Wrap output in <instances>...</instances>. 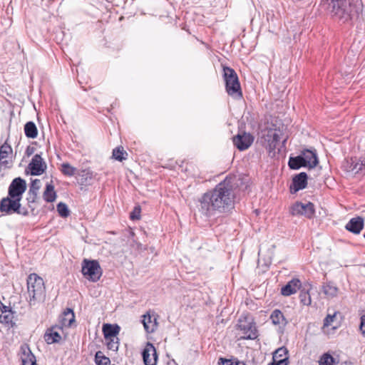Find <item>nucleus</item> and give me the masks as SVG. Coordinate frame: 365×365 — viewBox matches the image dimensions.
Wrapping results in <instances>:
<instances>
[{
  "mask_svg": "<svg viewBox=\"0 0 365 365\" xmlns=\"http://www.w3.org/2000/svg\"><path fill=\"white\" fill-rule=\"evenodd\" d=\"M140 211H141V209L139 206L135 207L133 210L131 212V213L130 215V219L133 220H140Z\"/></svg>",
  "mask_w": 365,
  "mask_h": 365,
  "instance_id": "nucleus-40",
  "label": "nucleus"
},
{
  "mask_svg": "<svg viewBox=\"0 0 365 365\" xmlns=\"http://www.w3.org/2000/svg\"><path fill=\"white\" fill-rule=\"evenodd\" d=\"M234 364V361H232L231 359H227L220 358L219 361V365H232Z\"/></svg>",
  "mask_w": 365,
  "mask_h": 365,
  "instance_id": "nucleus-46",
  "label": "nucleus"
},
{
  "mask_svg": "<svg viewBox=\"0 0 365 365\" xmlns=\"http://www.w3.org/2000/svg\"><path fill=\"white\" fill-rule=\"evenodd\" d=\"M359 329L361 334L365 336V314L361 317Z\"/></svg>",
  "mask_w": 365,
  "mask_h": 365,
  "instance_id": "nucleus-45",
  "label": "nucleus"
},
{
  "mask_svg": "<svg viewBox=\"0 0 365 365\" xmlns=\"http://www.w3.org/2000/svg\"><path fill=\"white\" fill-rule=\"evenodd\" d=\"M113 365H115V364H113Z\"/></svg>",
  "mask_w": 365,
  "mask_h": 365,
  "instance_id": "nucleus-55",
  "label": "nucleus"
},
{
  "mask_svg": "<svg viewBox=\"0 0 365 365\" xmlns=\"http://www.w3.org/2000/svg\"><path fill=\"white\" fill-rule=\"evenodd\" d=\"M364 237L365 238V232H364Z\"/></svg>",
  "mask_w": 365,
  "mask_h": 365,
  "instance_id": "nucleus-53",
  "label": "nucleus"
},
{
  "mask_svg": "<svg viewBox=\"0 0 365 365\" xmlns=\"http://www.w3.org/2000/svg\"><path fill=\"white\" fill-rule=\"evenodd\" d=\"M359 165L361 167V170H365V158L359 159Z\"/></svg>",
  "mask_w": 365,
  "mask_h": 365,
  "instance_id": "nucleus-48",
  "label": "nucleus"
},
{
  "mask_svg": "<svg viewBox=\"0 0 365 365\" xmlns=\"http://www.w3.org/2000/svg\"><path fill=\"white\" fill-rule=\"evenodd\" d=\"M238 329L242 331L244 339H255L258 336V331L254 319L249 316H241L237 323Z\"/></svg>",
  "mask_w": 365,
  "mask_h": 365,
  "instance_id": "nucleus-5",
  "label": "nucleus"
},
{
  "mask_svg": "<svg viewBox=\"0 0 365 365\" xmlns=\"http://www.w3.org/2000/svg\"><path fill=\"white\" fill-rule=\"evenodd\" d=\"M253 137L247 133H238L232 138V143L239 150H247L252 143Z\"/></svg>",
  "mask_w": 365,
  "mask_h": 365,
  "instance_id": "nucleus-11",
  "label": "nucleus"
},
{
  "mask_svg": "<svg viewBox=\"0 0 365 365\" xmlns=\"http://www.w3.org/2000/svg\"><path fill=\"white\" fill-rule=\"evenodd\" d=\"M288 165L292 170H298L302 167H306L304 160L301 154L296 157H289Z\"/></svg>",
  "mask_w": 365,
  "mask_h": 365,
  "instance_id": "nucleus-24",
  "label": "nucleus"
},
{
  "mask_svg": "<svg viewBox=\"0 0 365 365\" xmlns=\"http://www.w3.org/2000/svg\"><path fill=\"white\" fill-rule=\"evenodd\" d=\"M307 175L304 172L295 175L292 178V182L290 185L291 192L296 193L297 192L304 189L307 185Z\"/></svg>",
  "mask_w": 365,
  "mask_h": 365,
  "instance_id": "nucleus-13",
  "label": "nucleus"
},
{
  "mask_svg": "<svg viewBox=\"0 0 365 365\" xmlns=\"http://www.w3.org/2000/svg\"><path fill=\"white\" fill-rule=\"evenodd\" d=\"M302 158L304 160V163L306 164V167H309L311 168H314L318 164V159L317 156V153L310 150H304L301 153Z\"/></svg>",
  "mask_w": 365,
  "mask_h": 365,
  "instance_id": "nucleus-20",
  "label": "nucleus"
},
{
  "mask_svg": "<svg viewBox=\"0 0 365 365\" xmlns=\"http://www.w3.org/2000/svg\"><path fill=\"white\" fill-rule=\"evenodd\" d=\"M106 346L109 350L116 351L119 347V339L118 337H112L110 339H105Z\"/></svg>",
  "mask_w": 365,
  "mask_h": 365,
  "instance_id": "nucleus-34",
  "label": "nucleus"
},
{
  "mask_svg": "<svg viewBox=\"0 0 365 365\" xmlns=\"http://www.w3.org/2000/svg\"><path fill=\"white\" fill-rule=\"evenodd\" d=\"M286 141H287V139H286V138H284V139L282 140V143H283V145L286 143Z\"/></svg>",
  "mask_w": 365,
  "mask_h": 365,
  "instance_id": "nucleus-51",
  "label": "nucleus"
},
{
  "mask_svg": "<svg viewBox=\"0 0 365 365\" xmlns=\"http://www.w3.org/2000/svg\"><path fill=\"white\" fill-rule=\"evenodd\" d=\"M28 302L30 307L43 301L46 288L43 279L36 273L30 274L27 277Z\"/></svg>",
  "mask_w": 365,
  "mask_h": 365,
  "instance_id": "nucleus-3",
  "label": "nucleus"
},
{
  "mask_svg": "<svg viewBox=\"0 0 365 365\" xmlns=\"http://www.w3.org/2000/svg\"><path fill=\"white\" fill-rule=\"evenodd\" d=\"M281 140L279 132L274 131L272 135V140L269 143V146L272 147L274 143H279Z\"/></svg>",
  "mask_w": 365,
  "mask_h": 365,
  "instance_id": "nucleus-42",
  "label": "nucleus"
},
{
  "mask_svg": "<svg viewBox=\"0 0 365 365\" xmlns=\"http://www.w3.org/2000/svg\"><path fill=\"white\" fill-rule=\"evenodd\" d=\"M342 167L344 170L347 173L356 174L361 171L359 159H357L356 158H351L350 159L346 160L343 163Z\"/></svg>",
  "mask_w": 365,
  "mask_h": 365,
  "instance_id": "nucleus-19",
  "label": "nucleus"
},
{
  "mask_svg": "<svg viewBox=\"0 0 365 365\" xmlns=\"http://www.w3.org/2000/svg\"><path fill=\"white\" fill-rule=\"evenodd\" d=\"M364 226V220L362 217L357 216L349 220L345 225V229L349 232L359 235Z\"/></svg>",
  "mask_w": 365,
  "mask_h": 365,
  "instance_id": "nucleus-15",
  "label": "nucleus"
},
{
  "mask_svg": "<svg viewBox=\"0 0 365 365\" xmlns=\"http://www.w3.org/2000/svg\"><path fill=\"white\" fill-rule=\"evenodd\" d=\"M279 144V143H274V144H272V146L270 147L269 145V152H271L272 150H274L276 148H277V145Z\"/></svg>",
  "mask_w": 365,
  "mask_h": 365,
  "instance_id": "nucleus-49",
  "label": "nucleus"
},
{
  "mask_svg": "<svg viewBox=\"0 0 365 365\" xmlns=\"http://www.w3.org/2000/svg\"><path fill=\"white\" fill-rule=\"evenodd\" d=\"M95 362L96 365H110V360L108 357L106 356L103 353L98 351L95 354Z\"/></svg>",
  "mask_w": 365,
  "mask_h": 365,
  "instance_id": "nucleus-29",
  "label": "nucleus"
},
{
  "mask_svg": "<svg viewBox=\"0 0 365 365\" xmlns=\"http://www.w3.org/2000/svg\"><path fill=\"white\" fill-rule=\"evenodd\" d=\"M39 183L40 180L38 179L33 180L31 181L29 191L35 192L36 190H38L39 189Z\"/></svg>",
  "mask_w": 365,
  "mask_h": 365,
  "instance_id": "nucleus-43",
  "label": "nucleus"
},
{
  "mask_svg": "<svg viewBox=\"0 0 365 365\" xmlns=\"http://www.w3.org/2000/svg\"><path fill=\"white\" fill-rule=\"evenodd\" d=\"M234 192L232 178L219 182L215 188L204 193L197 201L198 212L206 217L222 213L233 207Z\"/></svg>",
  "mask_w": 365,
  "mask_h": 365,
  "instance_id": "nucleus-1",
  "label": "nucleus"
},
{
  "mask_svg": "<svg viewBox=\"0 0 365 365\" xmlns=\"http://www.w3.org/2000/svg\"><path fill=\"white\" fill-rule=\"evenodd\" d=\"M91 180V175L89 173V172L82 170L81 174H79V178H78V183L81 185H87L90 184Z\"/></svg>",
  "mask_w": 365,
  "mask_h": 365,
  "instance_id": "nucleus-33",
  "label": "nucleus"
},
{
  "mask_svg": "<svg viewBox=\"0 0 365 365\" xmlns=\"http://www.w3.org/2000/svg\"><path fill=\"white\" fill-rule=\"evenodd\" d=\"M322 290L327 298L336 297L339 293V288L332 282H324Z\"/></svg>",
  "mask_w": 365,
  "mask_h": 365,
  "instance_id": "nucleus-23",
  "label": "nucleus"
},
{
  "mask_svg": "<svg viewBox=\"0 0 365 365\" xmlns=\"http://www.w3.org/2000/svg\"><path fill=\"white\" fill-rule=\"evenodd\" d=\"M44 200L47 202H53L56 198V192L54 190V186L51 183H48L46 185V189L43 194Z\"/></svg>",
  "mask_w": 365,
  "mask_h": 365,
  "instance_id": "nucleus-25",
  "label": "nucleus"
},
{
  "mask_svg": "<svg viewBox=\"0 0 365 365\" xmlns=\"http://www.w3.org/2000/svg\"><path fill=\"white\" fill-rule=\"evenodd\" d=\"M75 321V315L73 309L70 308L66 309L62 314L59 317L60 327H70Z\"/></svg>",
  "mask_w": 365,
  "mask_h": 365,
  "instance_id": "nucleus-21",
  "label": "nucleus"
},
{
  "mask_svg": "<svg viewBox=\"0 0 365 365\" xmlns=\"http://www.w3.org/2000/svg\"><path fill=\"white\" fill-rule=\"evenodd\" d=\"M21 365H37L34 354L31 352L29 345L23 344L20 347Z\"/></svg>",
  "mask_w": 365,
  "mask_h": 365,
  "instance_id": "nucleus-14",
  "label": "nucleus"
},
{
  "mask_svg": "<svg viewBox=\"0 0 365 365\" xmlns=\"http://www.w3.org/2000/svg\"><path fill=\"white\" fill-rule=\"evenodd\" d=\"M142 323L147 333H153L158 327L157 319L147 313L143 316Z\"/></svg>",
  "mask_w": 365,
  "mask_h": 365,
  "instance_id": "nucleus-18",
  "label": "nucleus"
},
{
  "mask_svg": "<svg viewBox=\"0 0 365 365\" xmlns=\"http://www.w3.org/2000/svg\"><path fill=\"white\" fill-rule=\"evenodd\" d=\"M81 87L83 88L84 91H87L88 88H85L84 86H81Z\"/></svg>",
  "mask_w": 365,
  "mask_h": 365,
  "instance_id": "nucleus-52",
  "label": "nucleus"
},
{
  "mask_svg": "<svg viewBox=\"0 0 365 365\" xmlns=\"http://www.w3.org/2000/svg\"><path fill=\"white\" fill-rule=\"evenodd\" d=\"M26 190V181L20 177L16 178L12 180L9 187L8 195L11 197H15L21 200Z\"/></svg>",
  "mask_w": 365,
  "mask_h": 365,
  "instance_id": "nucleus-8",
  "label": "nucleus"
},
{
  "mask_svg": "<svg viewBox=\"0 0 365 365\" xmlns=\"http://www.w3.org/2000/svg\"><path fill=\"white\" fill-rule=\"evenodd\" d=\"M13 318H14V313L12 311L6 312V313L1 314L0 323L12 327L13 326Z\"/></svg>",
  "mask_w": 365,
  "mask_h": 365,
  "instance_id": "nucleus-30",
  "label": "nucleus"
},
{
  "mask_svg": "<svg viewBox=\"0 0 365 365\" xmlns=\"http://www.w3.org/2000/svg\"><path fill=\"white\" fill-rule=\"evenodd\" d=\"M56 208L59 215L62 217H67L70 214L69 209L67 205L64 202H59L57 205Z\"/></svg>",
  "mask_w": 365,
  "mask_h": 365,
  "instance_id": "nucleus-35",
  "label": "nucleus"
},
{
  "mask_svg": "<svg viewBox=\"0 0 365 365\" xmlns=\"http://www.w3.org/2000/svg\"><path fill=\"white\" fill-rule=\"evenodd\" d=\"M299 299L301 303L303 304L304 305L309 306L311 304V296L308 291H306L304 289L302 290L299 294Z\"/></svg>",
  "mask_w": 365,
  "mask_h": 365,
  "instance_id": "nucleus-38",
  "label": "nucleus"
},
{
  "mask_svg": "<svg viewBox=\"0 0 365 365\" xmlns=\"http://www.w3.org/2000/svg\"><path fill=\"white\" fill-rule=\"evenodd\" d=\"M28 365H29V364H28Z\"/></svg>",
  "mask_w": 365,
  "mask_h": 365,
  "instance_id": "nucleus-54",
  "label": "nucleus"
},
{
  "mask_svg": "<svg viewBox=\"0 0 365 365\" xmlns=\"http://www.w3.org/2000/svg\"><path fill=\"white\" fill-rule=\"evenodd\" d=\"M336 312H334L333 314H327V317L324 319V327H328L331 325V322H333L334 319L335 318Z\"/></svg>",
  "mask_w": 365,
  "mask_h": 365,
  "instance_id": "nucleus-41",
  "label": "nucleus"
},
{
  "mask_svg": "<svg viewBox=\"0 0 365 365\" xmlns=\"http://www.w3.org/2000/svg\"><path fill=\"white\" fill-rule=\"evenodd\" d=\"M232 365H245V364L238 361H234V364H232Z\"/></svg>",
  "mask_w": 365,
  "mask_h": 365,
  "instance_id": "nucleus-50",
  "label": "nucleus"
},
{
  "mask_svg": "<svg viewBox=\"0 0 365 365\" xmlns=\"http://www.w3.org/2000/svg\"><path fill=\"white\" fill-rule=\"evenodd\" d=\"M61 171L64 175L71 177L76 175V169L68 163H63Z\"/></svg>",
  "mask_w": 365,
  "mask_h": 365,
  "instance_id": "nucleus-32",
  "label": "nucleus"
},
{
  "mask_svg": "<svg viewBox=\"0 0 365 365\" xmlns=\"http://www.w3.org/2000/svg\"><path fill=\"white\" fill-rule=\"evenodd\" d=\"M13 150L6 141L0 146V177L4 175V170L11 167L10 163L6 158L12 154Z\"/></svg>",
  "mask_w": 365,
  "mask_h": 365,
  "instance_id": "nucleus-10",
  "label": "nucleus"
},
{
  "mask_svg": "<svg viewBox=\"0 0 365 365\" xmlns=\"http://www.w3.org/2000/svg\"><path fill=\"white\" fill-rule=\"evenodd\" d=\"M102 275V269L97 260L93 259V282L98 281Z\"/></svg>",
  "mask_w": 365,
  "mask_h": 365,
  "instance_id": "nucleus-31",
  "label": "nucleus"
},
{
  "mask_svg": "<svg viewBox=\"0 0 365 365\" xmlns=\"http://www.w3.org/2000/svg\"><path fill=\"white\" fill-rule=\"evenodd\" d=\"M123 155L124 150L122 148L118 147L113 150V157L115 160L122 161L123 160L125 159Z\"/></svg>",
  "mask_w": 365,
  "mask_h": 365,
  "instance_id": "nucleus-39",
  "label": "nucleus"
},
{
  "mask_svg": "<svg viewBox=\"0 0 365 365\" xmlns=\"http://www.w3.org/2000/svg\"><path fill=\"white\" fill-rule=\"evenodd\" d=\"M120 327L118 324H105L103 326V332L105 339L118 337L120 332Z\"/></svg>",
  "mask_w": 365,
  "mask_h": 365,
  "instance_id": "nucleus-22",
  "label": "nucleus"
},
{
  "mask_svg": "<svg viewBox=\"0 0 365 365\" xmlns=\"http://www.w3.org/2000/svg\"><path fill=\"white\" fill-rule=\"evenodd\" d=\"M223 77L225 81L226 91L228 95L235 98H241L242 93L238 76L235 70L230 67H224Z\"/></svg>",
  "mask_w": 365,
  "mask_h": 365,
  "instance_id": "nucleus-4",
  "label": "nucleus"
},
{
  "mask_svg": "<svg viewBox=\"0 0 365 365\" xmlns=\"http://www.w3.org/2000/svg\"><path fill=\"white\" fill-rule=\"evenodd\" d=\"M302 283L298 279H292L286 285L282 287L281 294L283 296H290L295 294L300 288Z\"/></svg>",
  "mask_w": 365,
  "mask_h": 365,
  "instance_id": "nucleus-16",
  "label": "nucleus"
},
{
  "mask_svg": "<svg viewBox=\"0 0 365 365\" xmlns=\"http://www.w3.org/2000/svg\"><path fill=\"white\" fill-rule=\"evenodd\" d=\"M287 362H288V358H283V359H276V361H274L272 359V362L271 363V365H287Z\"/></svg>",
  "mask_w": 365,
  "mask_h": 365,
  "instance_id": "nucleus-44",
  "label": "nucleus"
},
{
  "mask_svg": "<svg viewBox=\"0 0 365 365\" xmlns=\"http://www.w3.org/2000/svg\"><path fill=\"white\" fill-rule=\"evenodd\" d=\"M322 4L344 23L356 18L362 11L361 0H322Z\"/></svg>",
  "mask_w": 365,
  "mask_h": 365,
  "instance_id": "nucleus-2",
  "label": "nucleus"
},
{
  "mask_svg": "<svg viewBox=\"0 0 365 365\" xmlns=\"http://www.w3.org/2000/svg\"><path fill=\"white\" fill-rule=\"evenodd\" d=\"M142 356L145 365H156L157 352L155 346L151 343H147L142 352Z\"/></svg>",
  "mask_w": 365,
  "mask_h": 365,
  "instance_id": "nucleus-12",
  "label": "nucleus"
},
{
  "mask_svg": "<svg viewBox=\"0 0 365 365\" xmlns=\"http://www.w3.org/2000/svg\"><path fill=\"white\" fill-rule=\"evenodd\" d=\"M25 135L29 138H36L38 135V130L33 121L27 122L24 125Z\"/></svg>",
  "mask_w": 365,
  "mask_h": 365,
  "instance_id": "nucleus-27",
  "label": "nucleus"
},
{
  "mask_svg": "<svg viewBox=\"0 0 365 365\" xmlns=\"http://www.w3.org/2000/svg\"><path fill=\"white\" fill-rule=\"evenodd\" d=\"M82 274L88 279H91V259H84L82 264Z\"/></svg>",
  "mask_w": 365,
  "mask_h": 365,
  "instance_id": "nucleus-28",
  "label": "nucleus"
},
{
  "mask_svg": "<svg viewBox=\"0 0 365 365\" xmlns=\"http://www.w3.org/2000/svg\"><path fill=\"white\" fill-rule=\"evenodd\" d=\"M270 319H272V323L276 325L284 327L287 323L282 312L279 309H275L272 312Z\"/></svg>",
  "mask_w": 365,
  "mask_h": 365,
  "instance_id": "nucleus-26",
  "label": "nucleus"
},
{
  "mask_svg": "<svg viewBox=\"0 0 365 365\" xmlns=\"http://www.w3.org/2000/svg\"><path fill=\"white\" fill-rule=\"evenodd\" d=\"M0 310L1 312V314L3 313H6V312H11V308L8 307V306H6L4 304H3L1 307H0Z\"/></svg>",
  "mask_w": 365,
  "mask_h": 365,
  "instance_id": "nucleus-47",
  "label": "nucleus"
},
{
  "mask_svg": "<svg viewBox=\"0 0 365 365\" xmlns=\"http://www.w3.org/2000/svg\"><path fill=\"white\" fill-rule=\"evenodd\" d=\"M319 363V365H333L334 359L331 354L325 353L321 356Z\"/></svg>",
  "mask_w": 365,
  "mask_h": 365,
  "instance_id": "nucleus-37",
  "label": "nucleus"
},
{
  "mask_svg": "<svg viewBox=\"0 0 365 365\" xmlns=\"http://www.w3.org/2000/svg\"><path fill=\"white\" fill-rule=\"evenodd\" d=\"M287 354L288 351L285 347H280L274 352L272 359L276 361V359H283V358H288Z\"/></svg>",
  "mask_w": 365,
  "mask_h": 365,
  "instance_id": "nucleus-36",
  "label": "nucleus"
},
{
  "mask_svg": "<svg viewBox=\"0 0 365 365\" xmlns=\"http://www.w3.org/2000/svg\"><path fill=\"white\" fill-rule=\"evenodd\" d=\"M28 168L30 170L31 175H41L45 172L46 169V164L43 161L41 155L36 154L29 163Z\"/></svg>",
  "mask_w": 365,
  "mask_h": 365,
  "instance_id": "nucleus-9",
  "label": "nucleus"
},
{
  "mask_svg": "<svg viewBox=\"0 0 365 365\" xmlns=\"http://www.w3.org/2000/svg\"><path fill=\"white\" fill-rule=\"evenodd\" d=\"M58 329L62 330V327L60 326H55L47 329L44 335V339L47 344H51L61 341V336L58 333Z\"/></svg>",
  "mask_w": 365,
  "mask_h": 365,
  "instance_id": "nucleus-17",
  "label": "nucleus"
},
{
  "mask_svg": "<svg viewBox=\"0 0 365 365\" xmlns=\"http://www.w3.org/2000/svg\"><path fill=\"white\" fill-rule=\"evenodd\" d=\"M314 206L313 203L308 202L304 204L301 202L294 203L289 210L292 215H304L307 218H312L314 215Z\"/></svg>",
  "mask_w": 365,
  "mask_h": 365,
  "instance_id": "nucleus-7",
  "label": "nucleus"
},
{
  "mask_svg": "<svg viewBox=\"0 0 365 365\" xmlns=\"http://www.w3.org/2000/svg\"><path fill=\"white\" fill-rule=\"evenodd\" d=\"M20 200L8 195L0 201V211L6 214H21Z\"/></svg>",
  "mask_w": 365,
  "mask_h": 365,
  "instance_id": "nucleus-6",
  "label": "nucleus"
}]
</instances>
